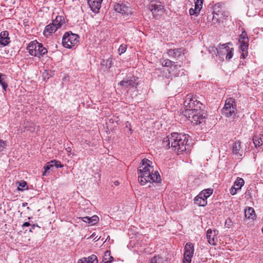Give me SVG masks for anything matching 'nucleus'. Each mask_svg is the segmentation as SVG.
<instances>
[{"instance_id": "1", "label": "nucleus", "mask_w": 263, "mask_h": 263, "mask_svg": "<svg viewBox=\"0 0 263 263\" xmlns=\"http://www.w3.org/2000/svg\"><path fill=\"white\" fill-rule=\"evenodd\" d=\"M201 100L199 97L189 94L185 97L183 103L184 115L188 116V118H192L196 124L200 123V119H202L200 112L204 108V104Z\"/></svg>"}, {"instance_id": "2", "label": "nucleus", "mask_w": 263, "mask_h": 263, "mask_svg": "<svg viewBox=\"0 0 263 263\" xmlns=\"http://www.w3.org/2000/svg\"><path fill=\"white\" fill-rule=\"evenodd\" d=\"M153 162L147 159L142 160L138 168V180L141 185L147 182H160L161 176L158 171H154Z\"/></svg>"}, {"instance_id": "3", "label": "nucleus", "mask_w": 263, "mask_h": 263, "mask_svg": "<svg viewBox=\"0 0 263 263\" xmlns=\"http://www.w3.org/2000/svg\"><path fill=\"white\" fill-rule=\"evenodd\" d=\"M188 138V135L173 133L164 139L162 144L165 148H171L173 151L179 155L186 151Z\"/></svg>"}, {"instance_id": "4", "label": "nucleus", "mask_w": 263, "mask_h": 263, "mask_svg": "<svg viewBox=\"0 0 263 263\" xmlns=\"http://www.w3.org/2000/svg\"><path fill=\"white\" fill-rule=\"evenodd\" d=\"M237 112L235 100L232 98L227 99L224 106L221 110L223 116L234 120L237 116Z\"/></svg>"}, {"instance_id": "5", "label": "nucleus", "mask_w": 263, "mask_h": 263, "mask_svg": "<svg viewBox=\"0 0 263 263\" xmlns=\"http://www.w3.org/2000/svg\"><path fill=\"white\" fill-rule=\"evenodd\" d=\"M27 50L31 55L39 58L48 52L47 49L43 46V44L36 41L31 42L27 46Z\"/></svg>"}, {"instance_id": "6", "label": "nucleus", "mask_w": 263, "mask_h": 263, "mask_svg": "<svg viewBox=\"0 0 263 263\" xmlns=\"http://www.w3.org/2000/svg\"><path fill=\"white\" fill-rule=\"evenodd\" d=\"M229 45H231V44L230 43L223 44L220 45L218 49L212 47L211 51L214 52L215 54H217L221 57L226 56V59L230 60L233 57L234 49L233 48L229 47Z\"/></svg>"}, {"instance_id": "7", "label": "nucleus", "mask_w": 263, "mask_h": 263, "mask_svg": "<svg viewBox=\"0 0 263 263\" xmlns=\"http://www.w3.org/2000/svg\"><path fill=\"white\" fill-rule=\"evenodd\" d=\"M79 36L71 31L64 33L62 38V44L67 48H72L79 42Z\"/></svg>"}, {"instance_id": "8", "label": "nucleus", "mask_w": 263, "mask_h": 263, "mask_svg": "<svg viewBox=\"0 0 263 263\" xmlns=\"http://www.w3.org/2000/svg\"><path fill=\"white\" fill-rule=\"evenodd\" d=\"M248 41L249 39L247 33L245 31L242 32L239 35L238 42L240 44L239 49L241 52V58L243 59H245L248 56Z\"/></svg>"}, {"instance_id": "9", "label": "nucleus", "mask_w": 263, "mask_h": 263, "mask_svg": "<svg viewBox=\"0 0 263 263\" xmlns=\"http://www.w3.org/2000/svg\"><path fill=\"white\" fill-rule=\"evenodd\" d=\"M148 9L152 13L154 17L161 15L164 12V6L160 2L151 1L148 5Z\"/></svg>"}, {"instance_id": "10", "label": "nucleus", "mask_w": 263, "mask_h": 263, "mask_svg": "<svg viewBox=\"0 0 263 263\" xmlns=\"http://www.w3.org/2000/svg\"><path fill=\"white\" fill-rule=\"evenodd\" d=\"M194 253V244L187 242L184 248L183 263H191Z\"/></svg>"}, {"instance_id": "11", "label": "nucleus", "mask_w": 263, "mask_h": 263, "mask_svg": "<svg viewBox=\"0 0 263 263\" xmlns=\"http://www.w3.org/2000/svg\"><path fill=\"white\" fill-rule=\"evenodd\" d=\"M168 70V73L164 76L166 78L182 76L184 73L182 69H181V66L176 64L170 68Z\"/></svg>"}, {"instance_id": "12", "label": "nucleus", "mask_w": 263, "mask_h": 263, "mask_svg": "<svg viewBox=\"0 0 263 263\" xmlns=\"http://www.w3.org/2000/svg\"><path fill=\"white\" fill-rule=\"evenodd\" d=\"M114 10L117 12L127 16L132 14L131 8L122 3H116L114 5Z\"/></svg>"}, {"instance_id": "13", "label": "nucleus", "mask_w": 263, "mask_h": 263, "mask_svg": "<svg viewBox=\"0 0 263 263\" xmlns=\"http://www.w3.org/2000/svg\"><path fill=\"white\" fill-rule=\"evenodd\" d=\"M184 51L183 48L170 49L167 50L166 53L169 57L178 60L184 55Z\"/></svg>"}, {"instance_id": "14", "label": "nucleus", "mask_w": 263, "mask_h": 263, "mask_svg": "<svg viewBox=\"0 0 263 263\" xmlns=\"http://www.w3.org/2000/svg\"><path fill=\"white\" fill-rule=\"evenodd\" d=\"M137 78L133 77L130 79H124L119 83V85L122 86L126 88L136 89L137 88V83H136Z\"/></svg>"}, {"instance_id": "15", "label": "nucleus", "mask_w": 263, "mask_h": 263, "mask_svg": "<svg viewBox=\"0 0 263 263\" xmlns=\"http://www.w3.org/2000/svg\"><path fill=\"white\" fill-rule=\"evenodd\" d=\"M217 231H212L211 229L208 230L206 232V238L209 243L213 246L216 245V235L217 234Z\"/></svg>"}, {"instance_id": "16", "label": "nucleus", "mask_w": 263, "mask_h": 263, "mask_svg": "<svg viewBox=\"0 0 263 263\" xmlns=\"http://www.w3.org/2000/svg\"><path fill=\"white\" fill-rule=\"evenodd\" d=\"M195 8H191L189 10V13L191 15L198 14L202 7L203 0H194Z\"/></svg>"}, {"instance_id": "17", "label": "nucleus", "mask_w": 263, "mask_h": 263, "mask_svg": "<svg viewBox=\"0 0 263 263\" xmlns=\"http://www.w3.org/2000/svg\"><path fill=\"white\" fill-rule=\"evenodd\" d=\"M102 2V0H87V3L91 10L95 13L99 12L101 6Z\"/></svg>"}, {"instance_id": "18", "label": "nucleus", "mask_w": 263, "mask_h": 263, "mask_svg": "<svg viewBox=\"0 0 263 263\" xmlns=\"http://www.w3.org/2000/svg\"><path fill=\"white\" fill-rule=\"evenodd\" d=\"M10 42L9 33L7 31H4L0 33V44L5 46Z\"/></svg>"}, {"instance_id": "19", "label": "nucleus", "mask_w": 263, "mask_h": 263, "mask_svg": "<svg viewBox=\"0 0 263 263\" xmlns=\"http://www.w3.org/2000/svg\"><path fill=\"white\" fill-rule=\"evenodd\" d=\"M58 29L52 23L45 27L43 34L45 36L47 37L54 32Z\"/></svg>"}, {"instance_id": "20", "label": "nucleus", "mask_w": 263, "mask_h": 263, "mask_svg": "<svg viewBox=\"0 0 263 263\" xmlns=\"http://www.w3.org/2000/svg\"><path fill=\"white\" fill-rule=\"evenodd\" d=\"M202 194H199L194 198V203L200 206H205L207 204V200L202 196Z\"/></svg>"}, {"instance_id": "21", "label": "nucleus", "mask_w": 263, "mask_h": 263, "mask_svg": "<svg viewBox=\"0 0 263 263\" xmlns=\"http://www.w3.org/2000/svg\"><path fill=\"white\" fill-rule=\"evenodd\" d=\"M232 152L235 155H239L242 156V152L241 147V143L239 141H235L232 146Z\"/></svg>"}, {"instance_id": "22", "label": "nucleus", "mask_w": 263, "mask_h": 263, "mask_svg": "<svg viewBox=\"0 0 263 263\" xmlns=\"http://www.w3.org/2000/svg\"><path fill=\"white\" fill-rule=\"evenodd\" d=\"M81 219L83 221L88 223L91 226L96 224L99 220V217L97 215H93L92 217H83Z\"/></svg>"}, {"instance_id": "23", "label": "nucleus", "mask_w": 263, "mask_h": 263, "mask_svg": "<svg viewBox=\"0 0 263 263\" xmlns=\"http://www.w3.org/2000/svg\"><path fill=\"white\" fill-rule=\"evenodd\" d=\"M52 23L58 29L61 28L65 23L64 16L62 15L57 16L55 20L53 21Z\"/></svg>"}, {"instance_id": "24", "label": "nucleus", "mask_w": 263, "mask_h": 263, "mask_svg": "<svg viewBox=\"0 0 263 263\" xmlns=\"http://www.w3.org/2000/svg\"><path fill=\"white\" fill-rule=\"evenodd\" d=\"M0 84L2 86L3 90L6 91L8 86L6 75L0 73Z\"/></svg>"}, {"instance_id": "25", "label": "nucleus", "mask_w": 263, "mask_h": 263, "mask_svg": "<svg viewBox=\"0 0 263 263\" xmlns=\"http://www.w3.org/2000/svg\"><path fill=\"white\" fill-rule=\"evenodd\" d=\"M54 166L53 163H51V160L47 162L46 165L44 166V171L43 173V176L48 175L50 171H53Z\"/></svg>"}, {"instance_id": "26", "label": "nucleus", "mask_w": 263, "mask_h": 263, "mask_svg": "<svg viewBox=\"0 0 263 263\" xmlns=\"http://www.w3.org/2000/svg\"><path fill=\"white\" fill-rule=\"evenodd\" d=\"M113 260V257L110 255V251L108 250L105 251L103 257V263H110Z\"/></svg>"}, {"instance_id": "27", "label": "nucleus", "mask_w": 263, "mask_h": 263, "mask_svg": "<svg viewBox=\"0 0 263 263\" xmlns=\"http://www.w3.org/2000/svg\"><path fill=\"white\" fill-rule=\"evenodd\" d=\"M253 140L255 147H259L263 144V136L259 135V136H254Z\"/></svg>"}, {"instance_id": "28", "label": "nucleus", "mask_w": 263, "mask_h": 263, "mask_svg": "<svg viewBox=\"0 0 263 263\" xmlns=\"http://www.w3.org/2000/svg\"><path fill=\"white\" fill-rule=\"evenodd\" d=\"M245 215L247 218L253 219L255 217L254 209L252 208H249L245 210Z\"/></svg>"}, {"instance_id": "29", "label": "nucleus", "mask_w": 263, "mask_h": 263, "mask_svg": "<svg viewBox=\"0 0 263 263\" xmlns=\"http://www.w3.org/2000/svg\"><path fill=\"white\" fill-rule=\"evenodd\" d=\"M244 184L245 181L243 179L241 178L237 177L236 180L235 181L233 185L235 186V187H236L237 189L240 190Z\"/></svg>"}, {"instance_id": "30", "label": "nucleus", "mask_w": 263, "mask_h": 263, "mask_svg": "<svg viewBox=\"0 0 263 263\" xmlns=\"http://www.w3.org/2000/svg\"><path fill=\"white\" fill-rule=\"evenodd\" d=\"M81 260H86L88 263H98L97 257L95 255H91L87 258H83Z\"/></svg>"}, {"instance_id": "31", "label": "nucleus", "mask_w": 263, "mask_h": 263, "mask_svg": "<svg viewBox=\"0 0 263 263\" xmlns=\"http://www.w3.org/2000/svg\"><path fill=\"white\" fill-rule=\"evenodd\" d=\"M213 189H208L202 190L199 194H202V196L207 200L208 198L213 194Z\"/></svg>"}, {"instance_id": "32", "label": "nucleus", "mask_w": 263, "mask_h": 263, "mask_svg": "<svg viewBox=\"0 0 263 263\" xmlns=\"http://www.w3.org/2000/svg\"><path fill=\"white\" fill-rule=\"evenodd\" d=\"M149 263H165L163 257L159 256H155L151 258Z\"/></svg>"}, {"instance_id": "33", "label": "nucleus", "mask_w": 263, "mask_h": 263, "mask_svg": "<svg viewBox=\"0 0 263 263\" xmlns=\"http://www.w3.org/2000/svg\"><path fill=\"white\" fill-rule=\"evenodd\" d=\"M161 65L163 67H168L171 68V67H173L175 64V62H173L172 61L169 60V59H166L163 60L161 62Z\"/></svg>"}, {"instance_id": "34", "label": "nucleus", "mask_w": 263, "mask_h": 263, "mask_svg": "<svg viewBox=\"0 0 263 263\" xmlns=\"http://www.w3.org/2000/svg\"><path fill=\"white\" fill-rule=\"evenodd\" d=\"M221 6V5L219 3L215 4L213 8V13L216 14L217 15H219L221 12H222Z\"/></svg>"}, {"instance_id": "35", "label": "nucleus", "mask_w": 263, "mask_h": 263, "mask_svg": "<svg viewBox=\"0 0 263 263\" xmlns=\"http://www.w3.org/2000/svg\"><path fill=\"white\" fill-rule=\"evenodd\" d=\"M18 183V190L20 191H24L28 189L27 184L24 181H21Z\"/></svg>"}, {"instance_id": "36", "label": "nucleus", "mask_w": 263, "mask_h": 263, "mask_svg": "<svg viewBox=\"0 0 263 263\" xmlns=\"http://www.w3.org/2000/svg\"><path fill=\"white\" fill-rule=\"evenodd\" d=\"M112 59H108L106 61H103V64L105 65L106 68L109 69L112 66Z\"/></svg>"}, {"instance_id": "37", "label": "nucleus", "mask_w": 263, "mask_h": 263, "mask_svg": "<svg viewBox=\"0 0 263 263\" xmlns=\"http://www.w3.org/2000/svg\"><path fill=\"white\" fill-rule=\"evenodd\" d=\"M51 163H53V165L54 167L56 168H62L63 167V165H62L60 161L56 160H51Z\"/></svg>"}, {"instance_id": "38", "label": "nucleus", "mask_w": 263, "mask_h": 263, "mask_svg": "<svg viewBox=\"0 0 263 263\" xmlns=\"http://www.w3.org/2000/svg\"><path fill=\"white\" fill-rule=\"evenodd\" d=\"M126 45L124 44H121L118 48V52L120 55L124 53L126 50Z\"/></svg>"}, {"instance_id": "39", "label": "nucleus", "mask_w": 263, "mask_h": 263, "mask_svg": "<svg viewBox=\"0 0 263 263\" xmlns=\"http://www.w3.org/2000/svg\"><path fill=\"white\" fill-rule=\"evenodd\" d=\"M237 190H238L237 189L236 187H235V186L233 185L230 190V192L231 195H234L237 193Z\"/></svg>"}, {"instance_id": "40", "label": "nucleus", "mask_w": 263, "mask_h": 263, "mask_svg": "<svg viewBox=\"0 0 263 263\" xmlns=\"http://www.w3.org/2000/svg\"><path fill=\"white\" fill-rule=\"evenodd\" d=\"M6 143L4 141L0 140V153L3 152L5 148Z\"/></svg>"}, {"instance_id": "41", "label": "nucleus", "mask_w": 263, "mask_h": 263, "mask_svg": "<svg viewBox=\"0 0 263 263\" xmlns=\"http://www.w3.org/2000/svg\"><path fill=\"white\" fill-rule=\"evenodd\" d=\"M231 220L230 219H228L226 221V224L228 225V227L229 228L231 226Z\"/></svg>"}, {"instance_id": "42", "label": "nucleus", "mask_w": 263, "mask_h": 263, "mask_svg": "<svg viewBox=\"0 0 263 263\" xmlns=\"http://www.w3.org/2000/svg\"><path fill=\"white\" fill-rule=\"evenodd\" d=\"M30 223H29V222H24V223H23V224L22 227H23V228H24V227H27L30 226Z\"/></svg>"}, {"instance_id": "43", "label": "nucleus", "mask_w": 263, "mask_h": 263, "mask_svg": "<svg viewBox=\"0 0 263 263\" xmlns=\"http://www.w3.org/2000/svg\"><path fill=\"white\" fill-rule=\"evenodd\" d=\"M35 227H37V226L36 225H35V224H33L32 226H31V228H30V232H32V230L34 229V228Z\"/></svg>"}, {"instance_id": "44", "label": "nucleus", "mask_w": 263, "mask_h": 263, "mask_svg": "<svg viewBox=\"0 0 263 263\" xmlns=\"http://www.w3.org/2000/svg\"><path fill=\"white\" fill-rule=\"evenodd\" d=\"M78 263H88L86 260H79Z\"/></svg>"}, {"instance_id": "45", "label": "nucleus", "mask_w": 263, "mask_h": 263, "mask_svg": "<svg viewBox=\"0 0 263 263\" xmlns=\"http://www.w3.org/2000/svg\"><path fill=\"white\" fill-rule=\"evenodd\" d=\"M66 150L68 153H70L71 149L70 147H67L66 148Z\"/></svg>"}, {"instance_id": "46", "label": "nucleus", "mask_w": 263, "mask_h": 263, "mask_svg": "<svg viewBox=\"0 0 263 263\" xmlns=\"http://www.w3.org/2000/svg\"><path fill=\"white\" fill-rule=\"evenodd\" d=\"M115 184L116 185H119V182L118 181H115Z\"/></svg>"}, {"instance_id": "47", "label": "nucleus", "mask_w": 263, "mask_h": 263, "mask_svg": "<svg viewBox=\"0 0 263 263\" xmlns=\"http://www.w3.org/2000/svg\"><path fill=\"white\" fill-rule=\"evenodd\" d=\"M93 235H94V234H92V238H93V237H95V236H93Z\"/></svg>"}, {"instance_id": "48", "label": "nucleus", "mask_w": 263, "mask_h": 263, "mask_svg": "<svg viewBox=\"0 0 263 263\" xmlns=\"http://www.w3.org/2000/svg\"><path fill=\"white\" fill-rule=\"evenodd\" d=\"M93 235H94V234H92V238H93V237H95V236H93Z\"/></svg>"}, {"instance_id": "49", "label": "nucleus", "mask_w": 263, "mask_h": 263, "mask_svg": "<svg viewBox=\"0 0 263 263\" xmlns=\"http://www.w3.org/2000/svg\"><path fill=\"white\" fill-rule=\"evenodd\" d=\"M109 239V238H108V237H107V238H106V240H107V239Z\"/></svg>"}]
</instances>
